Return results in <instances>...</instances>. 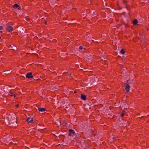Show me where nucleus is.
<instances>
[{"mask_svg": "<svg viewBox=\"0 0 149 149\" xmlns=\"http://www.w3.org/2000/svg\"><path fill=\"white\" fill-rule=\"evenodd\" d=\"M6 121L10 127L13 128L17 126L16 118L13 115L7 117Z\"/></svg>", "mask_w": 149, "mask_h": 149, "instance_id": "f257e3e1", "label": "nucleus"}, {"mask_svg": "<svg viewBox=\"0 0 149 149\" xmlns=\"http://www.w3.org/2000/svg\"><path fill=\"white\" fill-rule=\"evenodd\" d=\"M69 132L68 134L69 136H72L71 134H73L74 135H75L76 134V133L74 130L71 129H69Z\"/></svg>", "mask_w": 149, "mask_h": 149, "instance_id": "f03ea898", "label": "nucleus"}, {"mask_svg": "<svg viewBox=\"0 0 149 149\" xmlns=\"http://www.w3.org/2000/svg\"><path fill=\"white\" fill-rule=\"evenodd\" d=\"M32 73L31 72L27 73L26 75V77L28 79L32 78L33 77Z\"/></svg>", "mask_w": 149, "mask_h": 149, "instance_id": "7ed1b4c3", "label": "nucleus"}, {"mask_svg": "<svg viewBox=\"0 0 149 149\" xmlns=\"http://www.w3.org/2000/svg\"><path fill=\"white\" fill-rule=\"evenodd\" d=\"M6 29L9 32H10L13 31V27L11 26H7L6 27Z\"/></svg>", "mask_w": 149, "mask_h": 149, "instance_id": "20e7f679", "label": "nucleus"}, {"mask_svg": "<svg viewBox=\"0 0 149 149\" xmlns=\"http://www.w3.org/2000/svg\"><path fill=\"white\" fill-rule=\"evenodd\" d=\"M130 87L129 84H126L125 87V89L126 90V93L129 92Z\"/></svg>", "mask_w": 149, "mask_h": 149, "instance_id": "39448f33", "label": "nucleus"}, {"mask_svg": "<svg viewBox=\"0 0 149 149\" xmlns=\"http://www.w3.org/2000/svg\"><path fill=\"white\" fill-rule=\"evenodd\" d=\"M28 123H33V118H31L30 117H29L27 118L26 120Z\"/></svg>", "mask_w": 149, "mask_h": 149, "instance_id": "423d86ee", "label": "nucleus"}, {"mask_svg": "<svg viewBox=\"0 0 149 149\" xmlns=\"http://www.w3.org/2000/svg\"><path fill=\"white\" fill-rule=\"evenodd\" d=\"M13 8L14 9H16L17 8H18V9L19 10H20L21 9V8L19 6V5L17 4H15L13 6Z\"/></svg>", "mask_w": 149, "mask_h": 149, "instance_id": "0eeeda50", "label": "nucleus"}, {"mask_svg": "<svg viewBox=\"0 0 149 149\" xmlns=\"http://www.w3.org/2000/svg\"><path fill=\"white\" fill-rule=\"evenodd\" d=\"M38 110L39 111L43 112L46 110L45 108L38 107Z\"/></svg>", "mask_w": 149, "mask_h": 149, "instance_id": "6e6552de", "label": "nucleus"}, {"mask_svg": "<svg viewBox=\"0 0 149 149\" xmlns=\"http://www.w3.org/2000/svg\"><path fill=\"white\" fill-rule=\"evenodd\" d=\"M8 94L9 95H10L11 96H14V97H15L16 96V94H15V93L12 92L11 90L9 92V93Z\"/></svg>", "mask_w": 149, "mask_h": 149, "instance_id": "1a4fd4ad", "label": "nucleus"}, {"mask_svg": "<svg viewBox=\"0 0 149 149\" xmlns=\"http://www.w3.org/2000/svg\"><path fill=\"white\" fill-rule=\"evenodd\" d=\"M81 98L82 100H85L86 99V96L83 94H82L81 95Z\"/></svg>", "mask_w": 149, "mask_h": 149, "instance_id": "9d476101", "label": "nucleus"}, {"mask_svg": "<svg viewBox=\"0 0 149 149\" xmlns=\"http://www.w3.org/2000/svg\"><path fill=\"white\" fill-rule=\"evenodd\" d=\"M3 74H11V72L10 70L4 71L3 72Z\"/></svg>", "mask_w": 149, "mask_h": 149, "instance_id": "9b49d317", "label": "nucleus"}, {"mask_svg": "<svg viewBox=\"0 0 149 149\" xmlns=\"http://www.w3.org/2000/svg\"><path fill=\"white\" fill-rule=\"evenodd\" d=\"M138 21L136 19H134L132 22V23L134 25H136L138 24Z\"/></svg>", "mask_w": 149, "mask_h": 149, "instance_id": "f8f14e48", "label": "nucleus"}, {"mask_svg": "<svg viewBox=\"0 0 149 149\" xmlns=\"http://www.w3.org/2000/svg\"><path fill=\"white\" fill-rule=\"evenodd\" d=\"M10 46L12 47V49H10L11 50H14L15 51V50L17 49V47L16 46L13 45V46H11V45H10Z\"/></svg>", "mask_w": 149, "mask_h": 149, "instance_id": "ddd939ff", "label": "nucleus"}, {"mask_svg": "<svg viewBox=\"0 0 149 149\" xmlns=\"http://www.w3.org/2000/svg\"><path fill=\"white\" fill-rule=\"evenodd\" d=\"M8 88H3V90L4 91V92L5 93L6 92V93H8V91H6L7 90H8ZM8 91H9V90H8Z\"/></svg>", "mask_w": 149, "mask_h": 149, "instance_id": "4468645a", "label": "nucleus"}, {"mask_svg": "<svg viewBox=\"0 0 149 149\" xmlns=\"http://www.w3.org/2000/svg\"><path fill=\"white\" fill-rule=\"evenodd\" d=\"M120 52L122 54H125V51L124 49H121Z\"/></svg>", "mask_w": 149, "mask_h": 149, "instance_id": "2eb2a0df", "label": "nucleus"}, {"mask_svg": "<svg viewBox=\"0 0 149 149\" xmlns=\"http://www.w3.org/2000/svg\"><path fill=\"white\" fill-rule=\"evenodd\" d=\"M128 2V1H125V0H123V3L124 4H125L126 5H127V2Z\"/></svg>", "mask_w": 149, "mask_h": 149, "instance_id": "dca6fc26", "label": "nucleus"}, {"mask_svg": "<svg viewBox=\"0 0 149 149\" xmlns=\"http://www.w3.org/2000/svg\"><path fill=\"white\" fill-rule=\"evenodd\" d=\"M126 8L128 10H130V6L128 5H126Z\"/></svg>", "mask_w": 149, "mask_h": 149, "instance_id": "f3484780", "label": "nucleus"}, {"mask_svg": "<svg viewBox=\"0 0 149 149\" xmlns=\"http://www.w3.org/2000/svg\"><path fill=\"white\" fill-rule=\"evenodd\" d=\"M125 115V113H124L123 112V111L121 115H120V116L121 117H123Z\"/></svg>", "mask_w": 149, "mask_h": 149, "instance_id": "a211bd4d", "label": "nucleus"}, {"mask_svg": "<svg viewBox=\"0 0 149 149\" xmlns=\"http://www.w3.org/2000/svg\"><path fill=\"white\" fill-rule=\"evenodd\" d=\"M79 49H83V47L82 46H80L79 47Z\"/></svg>", "mask_w": 149, "mask_h": 149, "instance_id": "6ab92c4d", "label": "nucleus"}, {"mask_svg": "<svg viewBox=\"0 0 149 149\" xmlns=\"http://www.w3.org/2000/svg\"><path fill=\"white\" fill-rule=\"evenodd\" d=\"M3 29V28L2 26H0V30H2Z\"/></svg>", "mask_w": 149, "mask_h": 149, "instance_id": "aec40b11", "label": "nucleus"}, {"mask_svg": "<svg viewBox=\"0 0 149 149\" xmlns=\"http://www.w3.org/2000/svg\"><path fill=\"white\" fill-rule=\"evenodd\" d=\"M129 80H128L127 81V82H126V84H129V83H128V81Z\"/></svg>", "mask_w": 149, "mask_h": 149, "instance_id": "412c9836", "label": "nucleus"}, {"mask_svg": "<svg viewBox=\"0 0 149 149\" xmlns=\"http://www.w3.org/2000/svg\"><path fill=\"white\" fill-rule=\"evenodd\" d=\"M77 24V23H70L69 24V25H70V24Z\"/></svg>", "mask_w": 149, "mask_h": 149, "instance_id": "4be33fe9", "label": "nucleus"}, {"mask_svg": "<svg viewBox=\"0 0 149 149\" xmlns=\"http://www.w3.org/2000/svg\"><path fill=\"white\" fill-rule=\"evenodd\" d=\"M113 139H114L115 140H116V138L115 137H114L113 138Z\"/></svg>", "mask_w": 149, "mask_h": 149, "instance_id": "5701e85b", "label": "nucleus"}, {"mask_svg": "<svg viewBox=\"0 0 149 149\" xmlns=\"http://www.w3.org/2000/svg\"><path fill=\"white\" fill-rule=\"evenodd\" d=\"M19 106V104H17V105H16V107H18Z\"/></svg>", "mask_w": 149, "mask_h": 149, "instance_id": "b1692460", "label": "nucleus"}, {"mask_svg": "<svg viewBox=\"0 0 149 149\" xmlns=\"http://www.w3.org/2000/svg\"><path fill=\"white\" fill-rule=\"evenodd\" d=\"M74 93L75 94H76L77 93V91H75L74 92Z\"/></svg>", "mask_w": 149, "mask_h": 149, "instance_id": "393cba45", "label": "nucleus"}, {"mask_svg": "<svg viewBox=\"0 0 149 149\" xmlns=\"http://www.w3.org/2000/svg\"><path fill=\"white\" fill-rule=\"evenodd\" d=\"M146 29H147V31H148V29H148V27H146Z\"/></svg>", "mask_w": 149, "mask_h": 149, "instance_id": "a878e982", "label": "nucleus"}, {"mask_svg": "<svg viewBox=\"0 0 149 149\" xmlns=\"http://www.w3.org/2000/svg\"><path fill=\"white\" fill-rule=\"evenodd\" d=\"M36 80L37 81H38V80H40V79H39H39H37Z\"/></svg>", "mask_w": 149, "mask_h": 149, "instance_id": "bb28decb", "label": "nucleus"}, {"mask_svg": "<svg viewBox=\"0 0 149 149\" xmlns=\"http://www.w3.org/2000/svg\"><path fill=\"white\" fill-rule=\"evenodd\" d=\"M45 23L46 24H47V22L46 21H45Z\"/></svg>", "mask_w": 149, "mask_h": 149, "instance_id": "cd10ccee", "label": "nucleus"}, {"mask_svg": "<svg viewBox=\"0 0 149 149\" xmlns=\"http://www.w3.org/2000/svg\"><path fill=\"white\" fill-rule=\"evenodd\" d=\"M92 40V41H94L93 40Z\"/></svg>", "mask_w": 149, "mask_h": 149, "instance_id": "c85d7f7f", "label": "nucleus"}, {"mask_svg": "<svg viewBox=\"0 0 149 149\" xmlns=\"http://www.w3.org/2000/svg\"><path fill=\"white\" fill-rule=\"evenodd\" d=\"M0 32L1 33V32H2V31H0Z\"/></svg>", "mask_w": 149, "mask_h": 149, "instance_id": "c756f323", "label": "nucleus"}]
</instances>
